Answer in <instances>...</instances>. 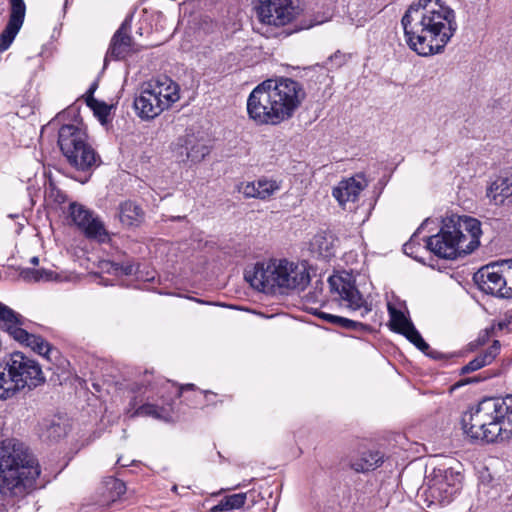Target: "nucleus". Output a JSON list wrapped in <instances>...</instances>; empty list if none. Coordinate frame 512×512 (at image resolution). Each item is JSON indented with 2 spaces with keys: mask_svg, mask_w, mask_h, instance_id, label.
I'll return each mask as SVG.
<instances>
[{
  "mask_svg": "<svg viewBox=\"0 0 512 512\" xmlns=\"http://www.w3.org/2000/svg\"><path fill=\"white\" fill-rule=\"evenodd\" d=\"M230 511L235 509H241L247 500V493H236L227 495Z\"/></svg>",
  "mask_w": 512,
  "mask_h": 512,
  "instance_id": "2f4dec72",
  "label": "nucleus"
},
{
  "mask_svg": "<svg viewBox=\"0 0 512 512\" xmlns=\"http://www.w3.org/2000/svg\"><path fill=\"white\" fill-rule=\"evenodd\" d=\"M87 142V134L79 124H64L58 131V145L67 158Z\"/></svg>",
  "mask_w": 512,
  "mask_h": 512,
  "instance_id": "6ab92c4d",
  "label": "nucleus"
},
{
  "mask_svg": "<svg viewBox=\"0 0 512 512\" xmlns=\"http://www.w3.org/2000/svg\"><path fill=\"white\" fill-rule=\"evenodd\" d=\"M306 98L301 83L291 78L267 79L247 98V114L258 125H279L291 119Z\"/></svg>",
  "mask_w": 512,
  "mask_h": 512,
  "instance_id": "f03ea898",
  "label": "nucleus"
},
{
  "mask_svg": "<svg viewBox=\"0 0 512 512\" xmlns=\"http://www.w3.org/2000/svg\"><path fill=\"white\" fill-rule=\"evenodd\" d=\"M366 181L363 176L357 175L342 180L333 188L332 195L343 208L349 202L354 203L361 191L366 187Z\"/></svg>",
  "mask_w": 512,
  "mask_h": 512,
  "instance_id": "412c9836",
  "label": "nucleus"
},
{
  "mask_svg": "<svg viewBox=\"0 0 512 512\" xmlns=\"http://www.w3.org/2000/svg\"><path fill=\"white\" fill-rule=\"evenodd\" d=\"M239 191L242 192L245 197L257 198V182H248L245 184H241V186L239 187Z\"/></svg>",
  "mask_w": 512,
  "mask_h": 512,
  "instance_id": "f704fd0d",
  "label": "nucleus"
},
{
  "mask_svg": "<svg viewBox=\"0 0 512 512\" xmlns=\"http://www.w3.org/2000/svg\"><path fill=\"white\" fill-rule=\"evenodd\" d=\"M388 313L390 316V327L393 331L405 336L412 344L426 355L436 358V353L430 350L428 343L424 341L412 321L405 314L388 303Z\"/></svg>",
  "mask_w": 512,
  "mask_h": 512,
  "instance_id": "2eb2a0df",
  "label": "nucleus"
},
{
  "mask_svg": "<svg viewBox=\"0 0 512 512\" xmlns=\"http://www.w3.org/2000/svg\"><path fill=\"white\" fill-rule=\"evenodd\" d=\"M30 263L33 265V266H37L39 264V258L37 256H33L31 259H30Z\"/></svg>",
  "mask_w": 512,
  "mask_h": 512,
  "instance_id": "ea45409f",
  "label": "nucleus"
},
{
  "mask_svg": "<svg viewBox=\"0 0 512 512\" xmlns=\"http://www.w3.org/2000/svg\"><path fill=\"white\" fill-rule=\"evenodd\" d=\"M179 98V85L163 76L143 83L133 106L141 119L151 120L170 108Z\"/></svg>",
  "mask_w": 512,
  "mask_h": 512,
  "instance_id": "1a4fd4ad",
  "label": "nucleus"
},
{
  "mask_svg": "<svg viewBox=\"0 0 512 512\" xmlns=\"http://www.w3.org/2000/svg\"><path fill=\"white\" fill-rule=\"evenodd\" d=\"M66 434V427L59 422L51 421L46 424L43 436L50 440H57Z\"/></svg>",
  "mask_w": 512,
  "mask_h": 512,
  "instance_id": "c756f323",
  "label": "nucleus"
},
{
  "mask_svg": "<svg viewBox=\"0 0 512 512\" xmlns=\"http://www.w3.org/2000/svg\"><path fill=\"white\" fill-rule=\"evenodd\" d=\"M66 159L72 167L80 171H89L100 163L99 155L88 141L72 153V156H68Z\"/></svg>",
  "mask_w": 512,
  "mask_h": 512,
  "instance_id": "5701e85b",
  "label": "nucleus"
},
{
  "mask_svg": "<svg viewBox=\"0 0 512 512\" xmlns=\"http://www.w3.org/2000/svg\"><path fill=\"white\" fill-rule=\"evenodd\" d=\"M298 14L291 0H259L257 15L263 24L283 26Z\"/></svg>",
  "mask_w": 512,
  "mask_h": 512,
  "instance_id": "4468645a",
  "label": "nucleus"
},
{
  "mask_svg": "<svg viewBox=\"0 0 512 512\" xmlns=\"http://www.w3.org/2000/svg\"><path fill=\"white\" fill-rule=\"evenodd\" d=\"M19 277L27 283L58 281V275L54 271L45 268H24L20 271Z\"/></svg>",
  "mask_w": 512,
  "mask_h": 512,
  "instance_id": "bb28decb",
  "label": "nucleus"
},
{
  "mask_svg": "<svg viewBox=\"0 0 512 512\" xmlns=\"http://www.w3.org/2000/svg\"><path fill=\"white\" fill-rule=\"evenodd\" d=\"M405 40L420 56L441 53L457 31L455 11L442 0H417L404 13Z\"/></svg>",
  "mask_w": 512,
  "mask_h": 512,
  "instance_id": "f257e3e1",
  "label": "nucleus"
},
{
  "mask_svg": "<svg viewBox=\"0 0 512 512\" xmlns=\"http://www.w3.org/2000/svg\"><path fill=\"white\" fill-rule=\"evenodd\" d=\"M173 491H176L177 490V486H173Z\"/></svg>",
  "mask_w": 512,
  "mask_h": 512,
  "instance_id": "de8ad7c7",
  "label": "nucleus"
},
{
  "mask_svg": "<svg viewBox=\"0 0 512 512\" xmlns=\"http://www.w3.org/2000/svg\"><path fill=\"white\" fill-rule=\"evenodd\" d=\"M119 218L126 226H137L143 219V211L134 202L126 201L120 205Z\"/></svg>",
  "mask_w": 512,
  "mask_h": 512,
  "instance_id": "a878e982",
  "label": "nucleus"
},
{
  "mask_svg": "<svg viewBox=\"0 0 512 512\" xmlns=\"http://www.w3.org/2000/svg\"><path fill=\"white\" fill-rule=\"evenodd\" d=\"M106 489L109 491V500L114 502L126 492V485L123 481L110 477L105 482Z\"/></svg>",
  "mask_w": 512,
  "mask_h": 512,
  "instance_id": "c85d7f7f",
  "label": "nucleus"
},
{
  "mask_svg": "<svg viewBox=\"0 0 512 512\" xmlns=\"http://www.w3.org/2000/svg\"><path fill=\"white\" fill-rule=\"evenodd\" d=\"M115 271H120L124 275H133L137 271V267L134 263L128 261L126 263H114Z\"/></svg>",
  "mask_w": 512,
  "mask_h": 512,
  "instance_id": "473e14b6",
  "label": "nucleus"
},
{
  "mask_svg": "<svg viewBox=\"0 0 512 512\" xmlns=\"http://www.w3.org/2000/svg\"><path fill=\"white\" fill-rule=\"evenodd\" d=\"M486 195L495 205L512 203V168L504 170L487 188Z\"/></svg>",
  "mask_w": 512,
  "mask_h": 512,
  "instance_id": "4be33fe9",
  "label": "nucleus"
},
{
  "mask_svg": "<svg viewBox=\"0 0 512 512\" xmlns=\"http://www.w3.org/2000/svg\"><path fill=\"white\" fill-rule=\"evenodd\" d=\"M230 511L227 496L223 497L219 503L210 508V512H227Z\"/></svg>",
  "mask_w": 512,
  "mask_h": 512,
  "instance_id": "c9c22d12",
  "label": "nucleus"
},
{
  "mask_svg": "<svg viewBox=\"0 0 512 512\" xmlns=\"http://www.w3.org/2000/svg\"><path fill=\"white\" fill-rule=\"evenodd\" d=\"M39 465L28 449L14 440L0 443V492L22 497L36 485Z\"/></svg>",
  "mask_w": 512,
  "mask_h": 512,
  "instance_id": "20e7f679",
  "label": "nucleus"
},
{
  "mask_svg": "<svg viewBox=\"0 0 512 512\" xmlns=\"http://www.w3.org/2000/svg\"><path fill=\"white\" fill-rule=\"evenodd\" d=\"M335 320L338 321V323H339L338 326L343 327L348 330H356V331H370L371 330L369 325L358 322V321H354V320H351L348 318L341 317V318H336Z\"/></svg>",
  "mask_w": 512,
  "mask_h": 512,
  "instance_id": "7c9ffc66",
  "label": "nucleus"
},
{
  "mask_svg": "<svg viewBox=\"0 0 512 512\" xmlns=\"http://www.w3.org/2000/svg\"><path fill=\"white\" fill-rule=\"evenodd\" d=\"M315 314L317 316H319L320 318L326 320L327 322H330L332 324H335V325H339L338 321L335 320L336 318H341V316H336V315H332V314H328V313H325V312H315Z\"/></svg>",
  "mask_w": 512,
  "mask_h": 512,
  "instance_id": "e433bc0d",
  "label": "nucleus"
},
{
  "mask_svg": "<svg viewBox=\"0 0 512 512\" xmlns=\"http://www.w3.org/2000/svg\"><path fill=\"white\" fill-rule=\"evenodd\" d=\"M228 490H231V488H227V489L222 488L219 492L214 493L213 495H219V494H221L222 492H224V491H228Z\"/></svg>",
  "mask_w": 512,
  "mask_h": 512,
  "instance_id": "a19ab883",
  "label": "nucleus"
},
{
  "mask_svg": "<svg viewBox=\"0 0 512 512\" xmlns=\"http://www.w3.org/2000/svg\"><path fill=\"white\" fill-rule=\"evenodd\" d=\"M500 347V342L498 340H494L492 345L487 350H485L483 353L479 354L473 360H471L468 364L463 366L461 368V373L467 374L478 369H481L486 365H489L499 354Z\"/></svg>",
  "mask_w": 512,
  "mask_h": 512,
  "instance_id": "b1692460",
  "label": "nucleus"
},
{
  "mask_svg": "<svg viewBox=\"0 0 512 512\" xmlns=\"http://www.w3.org/2000/svg\"><path fill=\"white\" fill-rule=\"evenodd\" d=\"M462 473L455 467L439 465L427 477V488L423 492L426 506L432 510L450 505L462 488Z\"/></svg>",
  "mask_w": 512,
  "mask_h": 512,
  "instance_id": "9d476101",
  "label": "nucleus"
},
{
  "mask_svg": "<svg viewBox=\"0 0 512 512\" xmlns=\"http://www.w3.org/2000/svg\"><path fill=\"white\" fill-rule=\"evenodd\" d=\"M243 485L242 484H238L235 488H239V487H242Z\"/></svg>",
  "mask_w": 512,
  "mask_h": 512,
  "instance_id": "49530a36",
  "label": "nucleus"
},
{
  "mask_svg": "<svg viewBox=\"0 0 512 512\" xmlns=\"http://www.w3.org/2000/svg\"><path fill=\"white\" fill-rule=\"evenodd\" d=\"M464 434L472 441L497 443L512 438V395L481 400L461 418Z\"/></svg>",
  "mask_w": 512,
  "mask_h": 512,
  "instance_id": "7ed1b4c3",
  "label": "nucleus"
},
{
  "mask_svg": "<svg viewBox=\"0 0 512 512\" xmlns=\"http://www.w3.org/2000/svg\"><path fill=\"white\" fill-rule=\"evenodd\" d=\"M328 283L331 293L338 296L336 299L341 305L353 312H359L362 318L372 311V305L363 298L351 275H332Z\"/></svg>",
  "mask_w": 512,
  "mask_h": 512,
  "instance_id": "9b49d317",
  "label": "nucleus"
},
{
  "mask_svg": "<svg viewBox=\"0 0 512 512\" xmlns=\"http://www.w3.org/2000/svg\"><path fill=\"white\" fill-rule=\"evenodd\" d=\"M427 223H428V219H427V220H425V222L422 224V226H421V227H423V226H424V225H426Z\"/></svg>",
  "mask_w": 512,
  "mask_h": 512,
  "instance_id": "c03bdc74",
  "label": "nucleus"
},
{
  "mask_svg": "<svg viewBox=\"0 0 512 512\" xmlns=\"http://www.w3.org/2000/svg\"><path fill=\"white\" fill-rule=\"evenodd\" d=\"M99 113L106 114V113H107V106H106V105H104V106L102 107V110H101V111H99Z\"/></svg>",
  "mask_w": 512,
  "mask_h": 512,
  "instance_id": "79ce46f5",
  "label": "nucleus"
},
{
  "mask_svg": "<svg viewBox=\"0 0 512 512\" xmlns=\"http://www.w3.org/2000/svg\"><path fill=\"white\" fill-rule=\"evenodd\" d=\"M412 243H413V238H412L408 243H406V244L404 245V251H405V253H406V254H409V251H408V250L411 248Z\"/></svg>",
  "mask_w": 512,
  "mask_h": 512,
  "instance_id": "58836bf2",
  "label": "nucleus"
},
{
  "mask_svg": "<svg viewBox=\"0 0 512 512\" xmlns=\"http://www.w3.org/2000/svg\"><path fill=\"white\" fill-rule=\"evenodd\" d=\"M45 382L41 366L22 352H13L0 364V399L6 400L24 389L32 390Z\"/></svg>",
  "mask_w": 512,
  "mask_h": 512,
  "instance_id": "0eeeda50",
  "label": "nucleus"
},
{
  "mask_svg": "<svg viewBox=\"0 0 512 512\" xmlns=\"http://www.w3.org/2000/svg\"><path fill=\"white\" fill-rule=\"evenodd\" d=\"M130 22V19H125L113 35L106 53L105 62L108 58L115 60L124 59L133 51V41L132 37L129 35Z\"/></svg>",
  "mask_w": 512,
  "mask_h": 512,
  "instance_id": "aec40b11",
  "label": "nucleus"
},
{
  "mask_svg": "<svg viewBox=\"0 0 512 512\" xmlns=\"http://www.w3.org/2000/svg\"><path fill=\"white\" fill-rule=\"evenodd\" d=\"M257 182L256 196L259 199H267L280 190V183L276 180L259 179Z\"/></svg>",
  "mask_w": 512,
  "mask_h": 512,
  "instance_id": "cd10ccee",
  "label": "nucleus"
},
{
  "mask_svg": "<svg viewBox=\"0 0 512 512\" xmlns=\"http://www.w3.org/2000/svg\"><path fill=\"white\" fill-rule=\"evenodd\" d=\"M479 289L486 294L504 298L505 281L503 271L496 264H490L480 268L473 276Z\"/></svg>",
  "mask_w": 512,
  "mask_h": 512,
  "instance_id": "dca6fc26",
  "label": "nucleus"
},
{
  "mask_svg": "<svg viewBox=\"0 0 512 512\" xmlns=\"http://www.w3.org/2000/svg\"><path fill=\"white\" fill-rule=\"evenodd\" d=\"M68 214L72 223L80 228L87 237L97 239L103 243L109 240V234L102 221L82 204L70 203Z\"/></svg>",
  "mask_w": 512,
  "mask_h": 512,
  "instance_id": "ddd939ff",
  "label": "nucleus"
},
{
  "mask_svg": "<svg viewBox=\"0 0 512 512\" xmlns=\"http://www.w3.org/2000/svg\"><path fill=\"white\" fill-rule=\"evenodd\" d=\"M383 462V456L378 451L365 452L351 463V468L356 472H367L379 467Z\"/></svg>",
  "mask_w": 512,
  "mask_h": 512,
  "instance_id": "393cba45",
  "label": "nucleus"
},
{
  "mask_svg": "<svg viewBox=\"0 0 512 512\" xmlns=\"http://www.w3.org/2000/svg\"><path fill=\"white\" fill-rule=\"evenodd\" d=\"M185 388L178 387L170 381H164L157 390V398H155L151 395L155 387L150 383L149 386L141 384L137 386V392L141 395L131 401L127 413L131 418L143 416L169 421L172 417L174 401L181 396Z\"/></svg>",
  "mask_w": 512,
  "mask_h": 512,
  "instance_id": "6e6552de",
  "label": "nucleus"
},
{
  "mask_svg": "<svg viewBox=\"0 0 512 512\" xmlns=\"http://www.w3.org/2000/svg\"><path fill=\"white\" fill-rule=\"evenodd\" d=\"M503 280L505 281L504 298H512V266L505 273L503 272Z\"/></svg>",
  "mask_w": 512,
  "mask_h": 512,
  "instance_id": "72a5a7b5",
  "label": "nucleus"
},
{
  "mask_svg": "<svg viewBox=\"0 0 512 512\" xmlns=\"http://www.w3.org/2000/svg\"><path fill=\"white\" fill-rule=\"evenodd\" d=\"M0 322L6 331L18 342L30 347L36 353L49 357L51 347L42 337L29 334L21 328L22 317L0 302Z\"/></svg>",
  "mask_w": 512,
  "mask_h": 512,
  "instance_id": "f8f14e48",
  "label": "nucleus"
},
{
  "mask_svg": "<svg viewBox=\"0 0 512 512\" xmlns=\"http://www.w3.org/2000/svg\"><path fill=\"white\" fill-rule=\"evenodd\" d=\"M245 280L258 291L275 293L277 290H303L309 283L305 268L286 259L257 263L245 271Z\"/></svg>",
  "mask_w": 512,
  "mask_h": 512,
  "instance_id": "423d86ee",
  "label": "nucleus"
},
{
  "mask_svg": "<svg viewBox=\"0 0 512 512\" xmlns=\"http://www.w3.org/2000/svg\"><path fill=\"white\" fill-rule=\"evenodd\" d=\"M67 4H68V0L65 1V5H67Z\"/></svg>",
  "mask_w": 512,
  "mask_h": 512,
  "instance_id": "09e8293b",
  "label": "nucleus"
},
{
  "mask_svg": "<svg viewBox=\"0 0 512 512\" xmlns=\"http://www.w3.org/2000/svg\"><path fill=\"white\" fill-rule=\"evenodd\" d=\"M329 61L336 63L337 66H341L344 63V55L337 52L334 55L329 57Z\"/></svg>",
  "mask_w": 512,
  "mask_h": 512,
  "instance_id": "4c0bfd02",
  "label": "nucleus"
},
{
  "mask_svg": "<svg viewBox=\"0 0 512 512\" xmlns=\"http://www.w3.org/2000/svg\"><path fill=\"white\" fill-rule=\"evenodd\" d=\"M186 387H187V388H192V387H193V384L187 385Z\"/></svg>",
  "mask_w": 512,
  "mask_h": 512,
  "instance_id": "a18cd8bd",
  "label": "nucleus"
},
{
  "mask_svg": "<svg viewBox=\"0 0 512 512\" xmlns=\"http://www.w3.org/2000/svg\"><path fill=\"white\" fill-rule=\"evenodd\" d=\"M482 234L479 220L468 216L445 218L437 234L426 238V248L444 259H456L473 252Z\"/></svg>",
  "mask_w": 512,
  "mask_h": 512,
  "instance_id": "39448f33",
  "label": "nucleus"
},
{
  "mask_svg": "<svg viewBox=\"0 0 512 512\" xmlns=\"http://www.w3.org/2000/svg\"><path fill=\"white\" fill-rule=\"evenodd\" d=\"M9 3V20L5 29L0 34V52H3L10 47L23 25L26 14V5L24 0H9Z\"/></svg>",
  "mask_w": 512,
  "mask_h": 512,
  "instance_id": "f3484780",
  "label": "nucleus"
},
{
  "mask_svg": "<svg viewBox=\"0 0 512 512\" xmlns=\"http://www.w3.org/2000/svg\"><path fill=\"white\" fill-rule=\"evenodd\" d=\"M62 118H64V113H60V114H58V115H57V119H58V120H60V119H62Z\"/></svg>",
  "mask_w": 512,
  "mask_h": 512,
  "instance_id": "37998d69",
  "label": "nucleus"
},
{
  "mask_svg": "<svg viewBox=\"0 0 512 512\" xmlns=\"http://www.w3.org/2000/svg\"><path fill=\"white\" fill-rule=\"evenodd\" d=\"M175 153L179 161H191L195 163L200 162L209 154V147L206 145L203 137H198L195 134H187L178 139Z\"/></svg>",
  "mask_w": 512,
  "mask_h": 512,
  "instance_id": "a211bd4d",
  "label": "nucleus"
}]
</instances>
